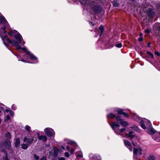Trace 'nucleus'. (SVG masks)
I'll use <instances>...</instances> for the list:
<instances>
[{
  "instance_id": "obj_1",
  "label": "nucleus",
  "mask_w": 160,
  "mask_h": 160,
  "mask_svg": "<svg viewBox=\"0 0 160 160\" xmlns=\"http://www.w3.org/2000/svg\"><path fill=\"white\" fill-rule=\"evenodd\" d=\"M8 34L11 36L14 37L18 41V42L15 40H11L9 38H7V36L6 35H5L3 37L1 36L2 39L3 41V43L6 47H8V45L5 43V41H7L9 43L12 44V45L15 47L17 49H21L25 52L28 55L30 56V59L34 60V62H32V63H35L38 62L37 58L34 56L29 51H28L26 48L23 47L21 48V46L19 45V43L22 44H24L25 43V42L23 41L21 35L16 30H13L8 32Z\"/></svg>"
},
{
  "instance_id": "obj_2",
  "label": "nucleus",
  "mask_w": 160,
  "mask_h": 160,
  "mask_svg": "<svg viewBox=\"0 0 160 160\" xmlns=\"http://www.w3.org/2000/svg\"><path fill=\"white\" fill-rule=\"evenodd\" d=\"M145 124L146 125L148 128L152 127L151 123L148 120L144 119V120L141 121L140 122L141 126L143 129H146V127L145 126Z\"/></svg>"
},
{
  "instance_id": "obj_3",
  "label": "nucleus",
  "mask_w": 160,
  "mask_h": 160,
  "mask_svg": "<svg viewBox=\"0 0 160 160\" xmlns=\"http://www.w3.org/2000/svg\"><path fill=\"white\" fill-rule=\"evenodd\" d=\"M10 133L8 132L5 134V137L7 139L5 141L4 144L6 147L8 149H10L11 147V142L10 141Z\"/></svg>"
},
{
  "instance_id": "obj_4",
  "label": "nucleus",
  "mask_w": 160,
  "mask_h": 160,
  "mask_svg": "<svg viewBox=\"0 0 160 160\" xmlns=\"http://www.w3.org/2000/svg\"><path fill=\"white\" fill-rule=\"evenodd\" d=\"M44 132L45 134L49 137H53L55 135L53 129L51 128H46L44 130Z\"/></svg>"
},
{
  "instance_id": "obj_5",
  "label": "nucleus",
  "mask_w": 160,
  "mask_h": 160,
  "mask_svg": "<svg viewBox=\"0 0 160 160\" xmlns=\"http://www.w3.org/2000/svg\"><path fill=\"white\" fill-rule=\"evenodd\" d=\"M133 156L141 155L142 154V150L141 147L134 148Z\"/></svg>"
},
{
  "instance_id": "obj_6",
  "label": "nucleus",
  "mask_w": 160,
  "mask_h": 160,
  "mask_svg": "<svg viewBox=\"0 0 160 160\" xmlns=\"http://www.w3.org/2000/svg\"><path fill=\"white\" fill-rule=\"evenodd\" d=\"M0 23L6 25V27L9 26V24L5 18L0 13Z\"/></svg>"
},
{
  "instance_id": "obj_7",
  "label": "nucleus",
  "mask_w": 160,
  "mask_h": 160,
  "mask_svg": "<svg viewBox=\"0 0 160 160\" xmlns=\"http://www.w3.org/2000/svg\"><path fill=\"white\" fill-rule=\"evenodd\" d=\"M111 126L113 129L115 131V132L118 129V128L120 126V125L116 122H115L112 124H111Z\"/></svg>"
},
{
  "instance_id": "obj_8",
  "label": "nucleus",
  "mask_w": 160,
  "mask_h": 160,
  "mask_svg": "<svg viewBox=\"0 0 160 160\" xmlns=\"http://www.w3.org/2000/svg\"><path fill=\"white\" fill-rule=\"evenodd\" d=\"M124 142L126 146L128 147L131 151H132V148L131 147L130 142L128 140H124Z\"/></svg>"
},
{
  "instance_id": "obj_9",
  "label": "nucleus",
  "mask_w": 160,
  "mask_h": 160,
  "mask_svg": "<svg viewBox=\"0 0 160 160\" xmlns=\"http://www.w3.org/2000/svg\"><path fill=\"white\" fill-rule=\"evenodd\" d=\"M33 138L32 137L27 138L26 137H24L23 139L24 142H27L28 144H31L33 142Z\"/></svg>"
},
{
  "instance_id": "obj_10",
  "label": "nucleus",
  "mask_w": 160,
  "mask_h": 160,
  "mask_svg": "<svg viewBox=\"0 0 160 160\" xmlns=\"http://www.w3.org/2000/svg\"><path fill=\"white\" fill-rule=\"evenodd\" d=\"M101 7L99 6H95L93 8V11L96 13L101 12Z\"/></svg>"
},
{
  "instance_id": "obj_11",
  "label": "nucleus",
  "mask_w": 160,
  "mask_h": 160,
  "mask_svg": "<svg viewBox=\"0 0 160 160\" xmlns=\"http://www.w3.org/2000/svg\"><path fill=\"white\" fill-rule=\"evenodd\" d=\"M147 132L151 135H153L155 133V130L151 127L148 128Z\"/></svg>"
},
{
  "instance_id": "obj_12",
  "label": "nucleus",
  "mask_w": 160,
  "mask_h": 160,
  "mask_svg": "<svg viewBox=\"0 0 160 160\" xmlns=\"http://www.w3.org/2000/svg\"><path fill=\"white\" fill-rule=\"evenodd\" d=\"M81 3L84 4V5H89V4L90 5H92L91 3H90V0H80Z\"/></svg>"
},
{
  "instance_id": "obj_13",
  "label": "nucleus",
  "mask_w": 160,
  "mask_h": 160,
  "mask_svg": "<svg viewBox=\"0 0 160 160\" xmlns=\"http://www.w3.org/2000/svg\"><path fill=\"white\" fill-rule=\"evenodd\" d=\"M135 135L134 133L132 131L129 132L128 133H127L126 134V137L130 138H133L134 137Z\"/></svg>"
},
{
  "instance_id": "obj_14",
  "label": "nucleus",
  "mask_w": 160,
  "mask_h": 160,
  "mask_svg": "<svg viewBox=\"0 0 160 160\" xmlns=\"http://www.w3.org/2000/svg\"><path fill=\"white\" fill-rule=\"evenodd\" d=\"M117 111L118 114L123 115L127 117H128V114L127 113L124 112L122 110L119 109Z\"/></svg>"
},
{
  "instance_id": "obj_15",
  "label": "nucleus",
  "mask_w": 160,
  "mask_h": 160,
  "mask_svg": "<svg viewBox=\"0 0 160 160\" xmlns=\"http://www.w3.org/2000/svg\"><path fill=\"white\" fill-rule=\"evenodd\" d=\"M76 157L77 158L80 159L82 157L83 155L82 152H77L76 153Z\"/></svg>"
},
{
  "instance_id": "obj_16",
  "label": "nucleus",
  "mask_w": 160,
  "mask_h": 160,
  "mask_svg": "<svg viewBox=\"0 0 160 160\" xmlns=\"http://www.w3.org/2000/svg\"><path fill=\"white\" fill-rule=\"evenodd\" d=\"M148 15L151 17H152L154 15V12L152 9L149 8L147 11Z\"/></svg>"
},
{
  "instance_id": "obj_17",
  "label": "nucleus",
  "mask_w": 160,
  "mask_h": 160,
  "mask_svg": "<svg viewBox=\"0 0 160 160\" xmlns=\"http://www.w3.org/2000/svg\"><path fill=\"white\" fill-rule=\"evenodd\" d=\"M20 144V140L18 138H17L15 140V145L16 147H18L19 146Z\"/></svg>"
},
{
  "instance_id": "obj_18",
  "label": "nucleus",
  "mask_w": 160,
  "mask_h": 160,
  "mask_svg": "<svg viewBox=\"0 0 160 160\" xmlns=\"http://www.w3.org/2000/svg\"><path fill=\"white\" fill-rule=\"evenodd\" d=\"M38 138L39 140H42L44 142L46 141L47 140V137L46 136L43 135L38 136Z\"/></svg>"
},
{
  "instance_id": "obj_19",
  "label": "nucleus",
  "mask_w": 160,
  "mask_h": 160,
  "mask_svg": "<svg viewBox=\"0 0 160 160\" xmlns=\"http://www.w3.org/2000/svg\"><path fill=\"white\" fill-rule=\"evenodd\" d=\"M120 124L122 125L126 126L128 125V123L126 121H124L122 119L120 122Z\"/></svg>"
},
{
  "instance_id": "obj_20",
  "label": "nucleus",
  "mask_w": 160,
  "mask_h": 160,
  "mask_svg": "<svg viewBox=\"0 0 160 160\" xmlns=\"http://www.w3.org/2000/svg\"><path fill=\"white\" fill-rule=\"evenodd\" d=\"M153 138L157 142H160V137L157 135L153 136Z\"/></svg>"
},
{
  "instance_id": "obj_21",
  "label": "nucleus",
  "mask_w": 160,
  "mask_h": 160,
  "mask_svg": "<svg viewBox=\"0 0 160 160\" xmlns=\"http://www.w3.org/2000/svg\"><path fill=\"white\" fill-rule=\"evenodd\" d=\"M126 130L125 128H123L121 129H118L115 132L117 134H119L120 132H122L125 131Z\"/></svg>"
},
{
  "instance_id": "obj_22",
  "label": "nucleus",
  "mask_w": 160,
  "mask_h": 160,
  "mask_svg": "<svg viewBox=\"0 0 160 160\" xmlns=\"http://www.w3.org/2000/svg\"><path fill=\"white\" fill-rule=\"evenodd\" d=\"M28 146V145L27 144H23L22 145V148L24 150L26 149Z\"/></svg>"
},
{
  "instance_id": "obj_23",
  "label": "nucleus",
  "mask_w": 160,
  "mask_h": 160,
  "mask_svg": "<svg viewBox=\"0 0 160 160\" xmlns=\"http://www.w3.org/2000/svg\"><path fill=\"white\" fill-rule=\"evenodd\" d=\"M115 117V115L112 113H111L109 114H108L107 116V117L108 118H114Z\"/></svg>"
},
{
  "instance_id": "obj_24",
  "label": "nucleus",
  "mask_w": 160,
  "mask_h": 160,
  "mask_svg": "<svg viewBox=\"0 0 160 160\" xmlns=\"http://www.w3.org/2000/svg\"><path fill=\"white\" fill-rule=\"evenodd\" d=\"M99 29L101 31L100 36H101L103 32L104 28L103 27L101 26L99 27Z\"/></svg>"
},
{
  "instance_id": "obj_25",
  "label": "nucleus",
  "mask_w": 160,
  "mask_h": 160,
  "mask_svg": "<svg viewBox=\"0 0 160 160\" xmlns=\"http://www.w3.org/2000/svg\"><path fill=\"white\" fill-rule=\"evenodd\" d=\"M148 160H155V157L152 155H150L148 157Z\"/></svg>"
},
{
  "instance_id": "obj_26",
  "label": "nucleus",
  "mask_w": 160,
  "mask_h": 160,
  "mask_svg": "<svg viewBox=\"0 0 160 160\" xmlns=\"http://www.w3.org/2000/svg\"><path fill=\"white\" fill-rule=\"evenodd\" d=\"M53 149L54 154L55 155H57L58 153V149L57 148H54Z\"/></svg>"
},
{
  "instance_id": "obj_27",
  "label": "nucleus",
  "mask_w": 160,
  "mask_h": 160,
  "mask_svg": "<svg viewBox=\"0 0 160 160\" xmlns=\"http://www.w3.org/2000/svg\"><path fill=\"white\" fill-rule=\"evenodd\" d=\"M25 128L28 131V132H30L31 128L28 125H26L25 127Z\"/></svg>"
},
{
  "instance_id": "obj_28",
  "label": "nucleus",
  "mask_w": 160,
  "mask_h": 160,
  "mask_svg": "<svg viewBox=\"0 0 160 160\" xmlns=\"http://www.w3.org/2000/svg\"><path fill=\"white\" fill-rule=\"evenodd\" d=\"M89 157L90 158H93V160H95V159H97V157L96 156L94 155L93 156L92 154H90L89 155Z\"/></svg>"
},
{
  "instance_id": "obj_29",
  "label": "nucleus",
  "mask_w": 160,
  "mask_h": 160,
  "mask_svg": "<svg viewBox=\"0 0 160 160\" xmlns=\"http://www.w3.org/2000/svg\"><path fill=\"white\" fill-rule=\"evenodd\" d=\"M116 119L117 121H121L122 119L121 118V117L119 116H117L116 117Z\"/></svg>"
},
{
  "instance_id": "obj_30",
  "label": "nucleus",
  "mask_w": 160,
  "mask_h": 160,
  "mask_svg": "<svg viewBox=\"0 0 160 160\" xmlns=\"http://www.w3.org/2000/svg\"><path fill=\"white\" fill-rule=\"evenodd\" d=\"M3 25L4 26L3 27H1V28L4 30V32L5 33H6L7 32L5 30L6 28V27H8H8H6L5 25Z\"/></svg>"
},
{
  "instance_id": "obj_31",
  "label": "nucleus",
  "mask_w": 160,
  "mask_h": 160,
  "mask_svg": "<svg viewBox=\"0 0 160 160\" xmlns=\"http://www.w3.org/2000/svg\"><path fill=\"white\" fill-rule=\"evenodd\" d=\"M116 47L118 48H121L122 46V44L121 43H119L117 44H116L115 45Z\"/></svg>"
},
{
  "instance_id": "obj_32",
  "label": "nucleus",
  "mask_w": 160,
  "mask_h": 160,
  "mask_svg": "<svg viewBox=\"0 0 160 160\" xmlns=\"http://www.w3.org/2000/svg\"><path fill=\"white\" fill-rule=\"evenodd\" d=\"M10 119V117L8 115L6 116V117L5 118V120L7 121H8Z\"/></svg>"
},
{
  "instance_id": "obj_33",
  "label": "nucleus",
  "mask_w": 160,
  "mask_h": 160,
  "mask_svg": "<svg viewBox=\"0 0 160 160\" xmlns=\"http://www.w3.org/2000/svg\"><path fill=\"white\" fill-rule=\"evenodd\" d=\"M145 32L147 33H149L150 32V30L149 29H147L145 30Z\"/></svg>"
},
{
  "instance_id": "obj_34",
  "label": "nucleus",
  "mask_w": 160,
  "mask_h": 160,
  "mask_svg": "<svg viewBox=\"0 0 160 160\" xmlns=\"http://www.w3.org/2000/svg\"><path fill=\"white\" fill-rule=\"evenodd\" d=\"M147 53L150 56H151L152 58H153V55L150 52H147Z\"/></svg>"
},
{
  "instance_id": "obj_35",
  "label": "nucleus",
  "mask_w": 160,
  "mask_h": 160,
  "mask_svg": "<svg viewBox=\"0 0 160 160\" xmlns=\"http://www.w3.org/2000/svg\"><path fill=\"white\" fill-rule=\"evenodd\" d=\"M5 160H9L8 157V155L7 153L5 152Z\"/></svg>"
},
{
  "instance_id": "obj_36",
  "label": "nucleus",
  "mask_w": 160,
  "mask_h": 160,
  "mask_svg": "<svg viewBox=\"0 0 160 160\" xmlns=\"http://www.w3.org/2000/svg\"><path fill=\"white\" fill-rule=\"evenodd\" d=\"M34 157L35 158L36 160H38L39 159V157L35 154L34 155Z\"/></svg>"
},
{
  "instance_id": "obj_37",
  "label": "nucleus",
  "mask_w": 160,
  "mask_h": 160,
  "mask_svg": "<svg viewBox=\"0 0 160 160\" xmlns=\"http://www.w3.org/2000/svg\"><path fill=\"white\" fill-rule=\"evenodd\" d=\"M138 40L139 41H142L143 40L142 37H140V38H138Z\"/></svg>"
},
{
  "instance_id": "obj_38",
  "label": "nucleus",
  "mask_w": 160,
  "mask_h": 160,
  "mask_svg": "<svg viewBox=\"0 0 160 160\" xmlns=\"http://www.w3.org/2000/svg\"><path fill=\"white\" fill-rule=\"evenodd\" d=\"M155 53L156 55H157L158 56H159L160 55V53L159 52H157V51H155Z\"/></svg>"
},
{
  "instance_id": "obj_39",
  "label": "nucleus",
  "mask_w": 160,
  "mask_h": 160,
  "mask_svg": "<svg viewBox=\"0 0 160 160\" xmlns=\"http://www.w3.org/2000/svg\"><path fill=\"white\" fill-rule=\"evenodd\" d=\"M70 143H71V145H73L74 146H76V143H75L73 141H71Z\"/></svg>"
},
{
  "instance_id": "obj_40",
  "label": "nucleus",
  "mask_w": 160,
  "mask_h": 160,
  "mask_svg": "<svg viewBox=\"0 0 160 160\" xmlns=\"http://www.w3.org/2000/svg\"><path fill=\"white\" fill-rule=\"evenodd\" d=\"M65 154L66 157H69V154L68 152H66Z\"/></svg>"
},
{
  "instance_id": "obj_41",
  "label": "nucleus",
  "mask_w": 160,
  "mask_h": 160,
  "mask_svg": "<svg viewBox=\"0 0 160 160\" xmlns=\"http://www.w3.org/2000/svg\"><path fill=\"white\" fill-rule=\"evenodd\" d=\"M12 108L13 110H15L16 109V107L14 104H13L12 105Z\"/></svg>"
},
{
  "instance_id": "obj_42",
  "label": "nucleus",
  "mask_w": 160,
  "mask_h": 160,
  "mask_svg": "<svg viewBox=\"0 0 160 160\" xmlns=\"http://www.w3.org/2000/svg\"><path fill=\"white\" fill-rule=\"evenodd\" d=\"M10 114L11 116H13L14 114V113L12 111H10Z\"/></svg>"
},
{
  "instance_id": "obj_43",
  "label": "nucleus",
  "mask_w": 160,
  "mask_h": 160,
  "mask_svg": "<svg viewBox=\"0 0 160 160\" xmlns=\"http://www.w3.org/2000/svg\"><path fill=\"white\" fill-rule=\"evenodd\" d=\"M46 158L45 157H43L41 158L39 160H46Z\"/></svg>"
},
{
  "instance_id": "obj_44",
  "label": "nucleus",
  "mask_w": 160,
  "mask_h": 160,
  "mask_svg": "<svg viewBox=\"0 0 160 160\" xmlns=\"http://www.w3.org/2000/svg\"><path fill=\"white\" fill-rule=\"evenodd\" d=\"M74 150L72 149H71V154H72L73 153Z\"/></svg>"
},
{
  "instance_id": "obj_45",
  "label": "nucleus",
  "mask_w": 160,
  "mask_h": 160,
  "mask_svg": "<svg viewBox=\"0 0 160 160\" xmlns=\"http://www.w3.org/2000/svg\"><path fill=\"white\" fill-rule=\"evenodd\" d=\"M59 160H65V159L64 158H61L59 159Z\"/></svg>"
},
{
  "instance_id": "obj_46",
  "label": "nucleus",
  "mask_w": 160,
  "mask_h": 160,
  "mask_svg": "<svg viewBox=\"0 0 160 160\" xmlns=\"http://www.w3.org/2000/svg\"><path fill=\"white\" fill-rule=\"evenodd\" d=\"M4 106V105H2V108H1V109L2 110H4V107H3Z\"/></svg>"
},
{
  "instance_id": "obj_47",
  "label": "nucleus",
  "mask_w": 160,
  "mask_h": 160,
  "mask_svg": "<svg viewBox=\"0 0 160 160\" xmlns=\"http://www.w3.org/2000/svg\"><path fill=\"white\" fill-rule=\"evenodd\" d=\"M143 34L142 33H141L140 34V37H142Z\"/></svg>"
},
{
  "instance_id": "obj_48",
  "label": "nucleus",
  "mask_w": 160,
  "mask_h": 160,
  "mask_svg": "<svg viewBox=\"0 0 160 160\" xmlns=\"http://www.w3.org/2000/svg\"><path fill=\"white\" fill-rule=\"evenodd\" d=\"M132 144L135 146V145L134 144V142L133 141H132Z\"/></svg>"
},
{
  "instance_id": "obj_49",
  "label": "nucleus",
  "mask_w": 160,
  "mask_h": 160,
  "mask_svg": "<svg viewBox=\"0 0 160 160\" xmlns=\"http://www.w3.org/2000/svg\"><path fill=\"white\" fill-rule=\"evenodd\" d=\"M158 31H160V26L158 28Z\"/></svg>"
},
{
  "instance_id": "obj_50",
  "label": "nucleus",
  "mask_w": 160,
  "mask_h": 160,
  "mask_svg": "<svg viewBox=\"0 0 160 160\" xmlns=\"http://www.w3.org/2000/svg\"><path fill=\"white\" fill-rule=\"evenodd\" d=\"M114 5L115 6V7H117L118 6V4H114Z\"/></svg>"
},
{
  "instance_id": "obj_51",
  "label": "nucleus",
  "mask_w": 160,
  "mask_h": 160,
  "mask_svg": "<svg viewBox=\"0 0 160 160\" xmlns=\"http://www.w3.org/2000/svg\"><path fill=\"white\" fill-rule=\"evenodd\" d=\"M21 61H22V62H25V61L24 60V59H21Z\"/></svg>"
},
{
  "instance_id": "obj_52",
  "label": "nucleus",
  "mask_w": 160,
  "mask_h": 160,
  "mask_svg": "<svg viewBox=\"0 0 160 160\" xmlns=\"http://www.w3.org/2000/svg\"><path fill=\"white\" fill-rule=\"evenodd\" d=\"M67 148L68 150L69 149V146H67Z\"/></svg>"
},
{
  "instance_id": "obj_53",
  "label": "nucleus",
  "mask_w": 160,
  "mask_h": 160,
  "mask_svg": "<svg viewBox=\"0 0 160 160\" xmlns=\"http://www.w3.org/2000/svg\"><path fill=\"white\" fill-rule=\"evenodd\" d=\"M148 47H149L150 43H148Z\"/></svg>"
},
{
  "instance_id": "obj_54",
  "label": "nucleus",
  "mask_w": 160,
  "mask_h": 160,
  "mask_svg": "<svg viewBox=\"0 0 160 160\" xmlns=\"http://www.w3.org/2000/svg\"><path fill=\"white\" fill-rule=\"evenodd\" d=\"M6 112H8V110H6Z\"/></svg>"
},
{
  "instance_id": "obj_55",
  "label": "nucleus",
  "mask_w": 160,
  "mask_h": 160,
  "mask_svg": "<svg viewBox=\"0 0 160 160\" xmlns=\"http://www.w3.org/2000/svg\"><path fill=\"white\" fill-rule=\"evenodd\" d=\"M39 133H38V135L39 136Z\"/></svg>"
},
{
  "instance_id": "obj_56",
  "label": "nucleus",
  "mask_w": 160,
  "mask_h": 160,
  "mask_svg": "<svg viewBox=\"0 0 160 160\" xmlns=\"http://www.w3.org/2000/svg\"><path fill=\"white\" fill-rule=\"evenodd\" d=\"M63 149H64V147H62Z\"/></svg>"
},
{
  "instance_id": "obj_57",
  "label": "nucleus",
  "mask_w": 160,
  "mask_h": 160,
  "mask_svg": "<svg viewBox=\"0 0 160 160\" xmlns=\"http://www.w3.org/2000/svg\"><path fill=\"white\" fill-rule=\"evenodd\" d=\"M92 2L94 3V1H92Z\"/></svg>"
},
{
  "instance_id": "obj_58",
  "label": "nucleus",
  "mask_w": 160,
  "mask_h": 160,
  "mask_svg": "<svg viewBox=\"0 0 160 160\" xmlns=\"http://www.w3.org/2000/svg\"><path fill=\"white\" fill-rule=\"evenodd\" d=\"M159 134H160V132H159Z\"/></svg>"
}]
</instances>
